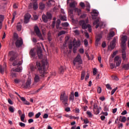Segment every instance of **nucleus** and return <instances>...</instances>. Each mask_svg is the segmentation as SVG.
Wrapping results in <instances>:
<instances>
[{
	"instance_id": "obj_1",
	"label": "nucleus",
	"mask_w": 129,
	"mask_h": 129,
	"mask_svg": "<svg viewBox=\"0 0 129 129\" xmlns=\"http://www.w3.org/2000/svg\"><path fill=\"white\" fill-rule=\"evenodd\" d=\"M49 64L48 63V61H47V60H46L45 62L37 61L36 62L35 68L38 69V71H39L40 76L42 78H44L46 74L48 73L47 70Z\"/></svg>"
},
{
	"instance_id": "obj_2",
	"label": "nucleus",
	"mask_w": 129,
	"mask_h": 129,
	"mask_svg": "<svg viewBox=\"0 0 129 129\" xmlns=\"http://www.w3.org/2000/svg\"><path fill=\"white\" fill-rule=\"evenodd\" d=\"M121 47L122 48V58L123 61H127L126 57V53L125 49L126 48V41H127V36L125 35H121Z\"/></svg>"
},
{
	"instance_id": "obj_3",
	"label": "nucleus",
	"mask_w": 129,
	"mask_h": 129,
	"mask_svg": "<svg viewBox=\"0 0 129 129\" xmlns=\"http://www.w3.org/2000/svg\"><path fill=\"white\" fill-rule=\"evenodd\" d=\"M87 23H88V20H87L86 21L84 20H81L79 22V25L82 26V28L84 30H86L87 28H88V31L90 32V33H91L92 31V29H91V26L89 24L88 25H86Z\"/></svg>"
},
{
	"instance_id": "obj_4",
	"label": "nucleus",
	"mask_w": 129,
	"mask_h": 129,
	"mask_svg": "<svg viewBox=\"0 0 129 129\" xmlns=\"http://www.w3.org/2000/svg\"><path fill=\"white\" fill-rule=\"evenodd\" d=\"M68 96L66 95V93L65 92H63L61 93L60 96V100L62 101L63 105L65 106H68Z\"/></svg>"
},
{
	"instance_id": "obj_5",
	"label": "nucleus",
	"mask_w": 129,
	"mask_h": 129,
	"mask_svg": "<svg viewBox=\"0 0 129 129\" xmlns=\"http://www.w3.org/2000/svg\"><path fill=\"white\" fill-rule=\"evenodd\" d=\"M10 60V61H14L13 63V66H20V65H22V61H20L18 58H15L14 56L11 57Z\"/></svg>"
},
{
	"instance_id": "obj_6",
	"label": "nucleus",
	"mask_w": 129,
	"mask_h": 129,
	"mask_svg": "<svg viewBox=\"0 0 129 129\" xmlns=\"http://www.w3.org/2000/svg\"><path fill=\"white\" fill-rule=\"evenodd\" d=\"M34 32L35 34L37 35V36H38L39 39H40V40H42V41L44 40V38H43V36L41 33V31H40V29L39 28L38 26H35L34 27Z\"/></svg>"
},
{
	"instance_id": "obj_7",
	"label": "nucleus",
	"mask_w": 129,
	"mask_h": 129,
	"mask_svg": "<svg viewBox=\"0 0 129 129\" xmlns=\"http://www.w3.org/2000/svg\"><path fill=\"white\" fill-rule=\"evenodd\" d=\"M42 20L44 23H47L48 20H51L52 19V15L47 12L46 15H43L42 17Z\"/></svg>"
},
{
	"instance_id": "obj_8",
	"label": "nucleus",
	"mask_w": 129,
	"mask_h": 129,
	"mask_svg": "<svg viewBox=\"0 0 129 129\" xmlns=\"http://www.w3.org/2000/svg\"><path fill=\"white\" fill-rule=\"evenodd\" d=\"M94 26H96V29H97L98 27H100V28H104L105 27V25H104V23L103 22H100L99 19H97V20L95 21L93 23Z\"/></svg>"
},
{
	"instance_id": "obj_9",
	"label": "nucleus",
	"mask_w": 129,
	"mask_h": 129,
	"mask_svg": "<svg viewBox=\"0 0 129 129\" xmlns=\"http://www.w3.org/2000/svg\"><path fill=\"white\" fill-rule=\"evenodd\" d=\"M81 62V56H80V54H78L76 57V58L74 59L73 64L75 66H77V68H79V67H80V66H79V64L77 66V63H78V64H79V63H80Z\"/></svg>"
},
{
	"instance_id": "obj_10",
	"label": "nucleus",
	"mask_w": 129,
	"mask_h": 129,
	"mask_svg": "<svg viewBox=\"0 0 129 129\" xmlns=\"http://www.w3.org/2000/svg\"><path fill=\"white\" fill-rule=\"evenodd\" d=\"M114 62L116 63L117 67H118L121 64V58L118 55L116 56L114 59Z\"/></svg>"
},
{
	"instance_id": "obj_11",
	"label": "nucleus",
	"mask_w": 129,
	"mask_h": 129,
	"mask_svg": "<svg viewBox=\"0 0 129 129\" xmlns=\"http://www.w3.org/2000/svg\"><path fill=\"white\" fill-rule=\"evenodd\" d=\"M18 112L20 116V119L23 122H27V120H25V118H26V115H25V113L22 114V110H19L18 111Z\"/></svg>"
},
{
	"instance_id": "obj_12",
	"label": "nucleus",
	"mask_w": 129,
	"mask_h": 129,
	"mask_svg": "<svg viewBox=\"0 0 129 129\" xmlns=\"http://www.w3.org/2000/svg\"><path fill=\"white\" fill-rule=\"evenodd\" d=\"M115 43H116V37H114L111 42L110 46H108L109 49H111V50H113L115 47Z\"/></svg>"
},
{
	"instance_id": "obj_13",
	"label": "nucleus",
	"mask_w": 129,
	"mask_h": 129,
	"mask_svg": "<svg viewBox=\"0 0 129 129\" xmlns=\"http://www.w3.org/2000/svg\"><path fill=\"white\" fill-rule=\"evenodd\" d=\"M31 15L29 14H26L24 16V23L25 24H28L30 22V19H31Z\"/></svg>"
},
{
	"instance_id": "obj_14",
	"label": "nucleus",
	"mask_w": 129,
	"mask_h": 129,
	"mask_svg": "<svg viewBox=\"0 0 129 129\" xmlns=\"http://www.w3.org/2000/svg\"><path fill=\"white\" fill-rule=\"evenodd\" d=\"M31 84H32V81L31 79H28L26 84H23V86L24 88H29L31 87Z\"/></svg>"
},
{
	"instance_id": "obj_15",
	"label": "nucleus",
	"mask_w": 129,
	"mask_h": 129,
	"mask_svg": "<svg viewBox=\"0 0 129 129\" xmlns=\"http://www.w3.org/2000/svg\"><path fill=\"white\" fill-rule=\"evenodd\" d=\"M100 108H98L97 105H94L93 111L95 114H99V112H100Z\"/></svg>"
},
{
	"instance_id": "obj_16",
	"label": "nucleus",
	"mask_w": 129,
	"mask_h": 129,
	"mask_svg": "<svg viewBox=\"0 0 129 129\" xmlns=\"http://www.w3.org/2000/svg\"><path fill=\"white\" fill-rule=\"evenodd\" d=\"M16 47H21L22 45H23V39L20 38H18L16 42Z\"/></svg>"
},
{
	"instance_id": "obj_17",
	"label": "nucleus",
	"mask_w": 129,
	"mask_h": 129,
	"mask_svg": "<svg viewBox=\"0 0 129 129\" xmlns=\"http://www.w3.org/2000/svg\"><path fill=\"white\" fill-rule=\"evenodd\" d=\"M74 47H76V48H78V47H80L81 45V41L80 40H78L75 42V40L73 41Z\"/></svg>"
},
{
	"instance_id": "obj_18",
	"label": "nucleus",
	"mask_w": 129,
	"mask_h": 129,
	"mask_svg": "<svg viewBox=\"0 0 129 129\" xmlns=\"http://www.w3.org/2000/svg\"><path fill=\"white\" fill-rule=\"evenodd\" d=\"M37 1L38 0H31V2L33 3L34 10H37V9H38V3H37Z\"/></svg>"
},
{
	"instance_id": "obj_19",
	"label": "nucleus",
	"mask_w": 129,
	"mask_h": 129,
	"mask_svg": "<svg viewBox=\"0 0 129 129\" xmlns=\"http://www.w3.org/2000/svg\"><path fill=\"white\" fill-rule=\"evenodd\" d=\"M34 82H35V83H38V82H40V77L39 76V75H35Z\"/></svg>"
},
{
	"instance_id": "obj_20",
	"label": "nucleus",
	"mask_w": 129,
	"mask_h": 129,
	"mask_svg": "<svg viewBox=\"0 0 129 129\" xmlns=\"http://www.w3.org/2000/svg\"><path fill=\"white\" fill-rule=\"evenodd\" d=\"M76 6H77V3H76V2H73L70 4V7L72 9H75Z\"/></svg>"
},
{
	"instance_id": "obj_21",
	"label": "nucleus",
	"mask_w": 129,
	"mask_h": 129,
	"mask_svg": "<svg viewBox=\"0 0 129 129\" xmlns=\"http://www.w3.org/2000/svg\"><path fill=\"white\" fill-rule=\"evenodd\" d=\"M100 40H101V36H98L96 38V47L98 46V45H99V41H100Z\"/></svg>"
},
{
	"instance_id": "obj_22",
	"label": "nucleus",
	"mask_w": 129,
	"mask_h": 129,
	"mask_svg": "<svg viewBox=\"0 0 129 129\" xmlns=\"http://www.w3.org/2000/svg\"><path fill=\"white\" fill-rule=\"evenodd\" d=\"M42 49H39L37 50V55L39 57V58H40V59H41V58H42V57H43V54H42Z\"/></svg>"
},
{
	"instance_id": "obj_23",
	"label": "nucleus",
	"mask_w": 129,
	"mask_h": 129,
	"mask_svg": "<svg viewBox=\"0 0 129 129\" xmlns=\"http://www.w3.org/2000/svg\"><path fill=\"white\" fill-rule=\"evenodd\" d=\"M7 67V66L5 64V66L3 67L0 64V73L1 74H4V72H5V69H6V68Z\"/></svg>"
},
{
	"instance_id": "obj_24",
	"label": "nucleus",
	"mask_w": 129,
	"mask_h": 129,
	"mask_svg": "<svg viewBox=\"0 0 129 129\" xmlns=\"http://www.w3.org/2000/svg\"><path fill=\"white\" fill-rule=\"evenodd\" d=\"M55 5V2L54 0H50L47 3L48 7H51V6H54Z\"/></svg>"
},
{
	"instance_id": "obj_25",
	"label": "nucleus",
	"mask_w": 129,
	"mask_h": 129,
	"mask_svg": "<svg viewBox=\"0 0 129 129\" xmlns=\"http://www.w3.org/2000/svg\"><path fill=\"white\" fill-rule=\"evenodd\" d=\"M60 24H61V21L60 20V19H58L56 21V29H62V28L59 27L60 26Z\"/></svg>"
},
{
	"instance_id": "obj_26",
	"label": "nucleus",
	"mask_w": 129,
	"mask_h": 129,
	"mask_svg": "<svg viewBox=\"0 0 129 129\" xmlns=\"http://www.w3.org/2000/svg\"><path fill=\"white\" fill-rule=\"evenodd\" d=\"M74 11H75V13H77L78 16H80V15H81V9L76 8H75Z\"/></svg>"
},
{
	"instance_id": "obj_27",
	"label": "nucleus",
	"mask_w": 129,
	"mask_h": 129,
	"mask_svg": "<svg viewBox=\"0 0 129 129\" xmlns=\"http://www.w3.org/2000/svg\"><path fill=\"white\" fill-rule=\"evenodd\" d=\"M17 30L19 31L22 30V24H21V23L19 22L17 23Z\"/></svg>"
},
{
	"instance_id": "obj_28",
	"label": "nucleus",
	"mask_w": 129,
	"mask_h": 129,
	"mask_svg": "<svg viewBox=\"0 0 129 129\" xmlns=\"http://www.w3.org/2000/svg\"><path fill=\"white\" fill-rule=\"evenodd\" d=\"M69 99H70V100H71L72 101H74V92H72L71 93Z\"/></svg>"
},
{
	"instance_id": "obj_29",
	"label": "nucleus",
	"mask_w": 129,
	"mask_h": 129,
	"mask_svg": "<svg viewBox=\"0 0 129 129\" xmlns=\"http://www.w3.org/2000/svg\"><path fill=\"white\" fill-rule=\"evenodd\" d=\"M85 78V71L82 72L81 76V80H84Z\"/></svg>"
},
{
	"instance_id": "obj_30",
	"label": "nucleus",
	"mask_w": 129,
	"mask_h": 129,
	"mask_svg": "<svg viewBox=\"0 0 129 129\" xmlns=\"http://www.w3.org/2000/svg\"><path fill=\"white\" fill-rule=\"evenodd\" d=\"M61 26H62L63 28H67V27H69V23L68 22H64L61 23Z\"/></svg>"
},
{
	"instance_id": "obj_31",
	"label": "nucleus",
	"mask_w": 129,
	"mask_h": 129,
	"mask_svg": "<svg viewBox=\"0 0 129 129\" xmlns=\"http://www.w3.org/2000/svg\"><path fill=\"white\" fill-rule=\"evenodd\" d=\"M39 8L40 10H44V9H45V4H43L42 3H40L39 4Z\"/></svg>"
},
{
	"instance_id": "obj_32",
	"label": "nucleus",
	"mask_w": 129,
	"mask_h": 129,
	"mask_svg": "<svg viewBox=\"0 0 129 129\" xmlns=\"http://www.w3.org/2000/svg\"><path fill=\"white\" fill-rule=\"evenodd\" d=\"M115 35V33L113 31H111L109 33V38H112V37H114V35Z\"/></svg>"
},
{
	"instance_id": "obj_33",
	"label": "nucleus",
	"mask_w": 129,
	"mask_h": 129,
	"mask_svg": "<svg viewBox=\"0 0 129 129\" xmlns=\"http://www.w3.org/2000/svg\"><path fill=\"white\" fill-rule=\"evenodd\" d=\"M13 71H15V72H22V69L21 68H18L17 69L13 68Z\"/></svg>"
},
{
	"instance_id": "obj_34",
	"label": "nucleus",
	"mask_w": 129,
	"mask_h": 129,
	"mask_svg": "<svg viewBox=\"0 0 129 129\" xmlns=\"http://www.w3.org/2000/svg\"><path fill=\"white\" fill-rule=\"evenodd\" d=\"M65 34H66V31L62 30L58 33V36L59 37L60 36H61V35H65Z\"/></svg>"
},
{
	"instance_id": "obj_35",
	"label": "nucleus",
	"mask_w": 129,
	"mask_h": 129,
	"mask_svg": "<svg viewBox=\"0 0 129 129\" xmlns=\"http://www.w3.org/2000/svg\"><path fill=\"white\" fill-rule=\"evenodd\" d=\"M59 72L60 74H63L64 73V68L63 67L61 66L59 69Z\"/></svg>"
},
{
	"instance_id": "obj_36",
	"label": "nucleus",
	"mask_w": 129,
	"mask_h": 129,
	"mask_svg": "<svg viewBox=\"0 0 129 129\" xmlns=\"http://www.w3.org/2000/svg\"><path fill=\"white\" fill-rule=\"evenodd\" d=\"M9 111H10V112L13 113L15 111V108L11 106L10 107H9Z\"/></svg>"
},
{
	"instance_id": "obj_37",
	"label": "nucleus",
	"mask_w": 129,
	"mask_h": 129,
	"mask_svg": "<svg viewBox=\"0 0 129 129\" xmlns=\"http://www.w3.org/2000/svg\"><path fill=\"white\" fill-rule=\"evenodd\" d=\"M123 68L125 69V70H129V64H126L123 66Z\"/></svg>"
},
{
	"instance_id": "obj_38",
	"label": "nucleus",
	"mask_w": 129,
	"mask_h": 129,
	"mask_svg": "<svg viewBox=\"0 0 129 129\" xmlns=\"http://www.w3.org/2000/svg\"><path fill=\"white\" fill-rule=\"evenodd\" d=\"M86 7L87 8V10L88 11V12H90V5L89 4V3H87L86 5Z\"/></svg>"
},
{
	"instance_id": "obj_39",
	"label": "nucleus",
	"mask_w": 129,
	"mask_h": 129,
	"mask_svg": "<svg viewBox=\"0 0 129 129\" xmlns=\"http://www.w3.org/2000/svg\"><path fill=\"white\" fill-rule=\"evenodd\" d=\"M30 55L34 57V56H35V55H36V54L35 53V52H34V49H31L30 51Z\"/></svg>"
},
{
	"instance_id": "obj_40",
	"label": "nucleus",
	"mask_w": 129,
	"mask_h": 129,
	"mask_svg": "<svg viewBox=\"0 0 129 129\" xmlns=\"http://www.w3.org/2000/svg\"><path fill=\"white\" fill-rule=\"evenodd\" d=\"M62 50H63V51H64V50H66V51H68V48L66 46V43L63 44V45L62 46Z\"/></svg>"
},
{
	"instance_id": "obj_41",
	"label": "nucleus",
	"mask_w": 129,
	"mask_h": 129,
	"mask_svg": "<svg viewBox=\"0 0 129 129\" xmlns=\"http://www.w3.org/2000/svg\"><path fill=\"white\" fill-rule=\"evenodd\" d=\"M19 124L20 126H21V127H25V126H26V124H25V123H23L22 122H20L19 123Z\"/></svg>"
},
{
	"instance_id": "obj_42",
	"label": "nucleus",
	"mask_w": 129,
	"mask_h": 129,
	"mask_svg": "<svg viewBox=\"0 0 129 129\" xmlns=\"http://www.w3.org/2000/svg\"><path fill=\"white\" fill-rule=\"evenodd\" d=\"M87 114L88 115L89 117H92V113L90 111H87Z\"/></svg>"
},
{
	"instance_id": "obj_43",
	"label": "nucleus",
	"mask_w": 129,
	"mask_h": 129,
	"mask_svg": "<svg viewBox=\"0 0 129 129\" xmlns=\"http://www.w3.org/2000/svg\"><path fill=\"white\" fill-rule=\"evenodd\" d=\"M111 78L113 80H115L116 81H118V78H117L116 76H112Z\"/></svg>"
},
{
	"instance_id": "obj_44",
	"label": "nucleus",
	"mask_w": 129,
	"mask_h": 129,
	"mask_svg": "<svg viewBox=\"0 0 129 129\" xmlns=\"http://www.w3.org/2000/svg\"><path fill=\"white\" fill-rule=\"evenodd\" d=\"M4 20H5V16L4 15H0V22H4Z\"/></svg>"
},
{
	"instance_id": "obj_45",
	"label": "nucleus",
	"mask_w": 129,
	"mask_h": 129,
	"mask_svg": "<svg viewBox=\"0 0 129 129\" xmlns=\"http://www.w3.org/2000/svg\"><path fill=\"white\" fill-rule=\"evenodd\" d=\"M126 120V117H125V116H123L122 117L121 120H120V122H125Z\"/></svg>"
},
{
	"instance_id": "obj_46",
	"label": "nucleus",
	"mask_w": 129,
	"mask_h": 129,
	"mask_svg": "<svg viewBox=\"0 0 129 129\" xmlns=\"http://www.w3.org/2000/svg\"><path fill=\"white\" fill-rule=\"evenodd\" d=\"M84 43L85 47H87V46H88V40H87V39H85Z\"/></svg>"
},
{
	"instance_id": "obj_47",
	"label": "nucleus",
	"mask_w": 129,
	"mask_h": 129,
	"mask_svg": "<svg viewBox=\"0 0 129 129\" xmlns=\"http://www.w3.org/2000/svg\"><path fill=\"white\" fill-rule=\"evenodd\" d=\"M60 20H61V21H67V18H66V16H61Z\"/></svg>"
},
{
	"instance_id": "obj_48",
	"label": "nucleus",
	"mask_w": 129,
	"mask_h": 129,
	"mask_svg": "<svg viewBox=\"0 0 129 129\" xmlns=\"http://www.w3.org/2000/svg\"><path fill=\"white\" fill-rule=\"evenodd\" d=\"M117 90V87L113 89L112 91L111 92V95H113V94H114V92H115V91H116V90Z\"/></svg>"
},
{
	"instance_id": "obj_49",
	"label": "nucleus",
	"mask_w": 129,
	"mask_h": 129,
	"mask_svg": "<svg viewBox=\"0 0 129 129\" xmlns=\"http://www.w3.org/2000/svg\"><path fill=\"white\" fill-rule=\"evenodd\" d=\"M64 116H66V117H68L69 118H70V119H72V118H73V116H71L68 114H67L64 115Z\"/></svg>"
},
{
	"instance_id": "obj_50",
	"label": "nucleus",
	"mask_w": 129,
	"mask_h": 129,
	"mask_svg": "<svg viewBox=\"0 0 129 129\" xmlns=\"http://www.w3.org/2000/svg\"><path fill=\"white\" fill-rule=\"evenodd\" d=\"M28 116L29 117H33L34 116V112H30L28 113Z\"/></svg>"
},
{
	"instance_id": "obj_51",
	"label": "nucleus",
	"mask_w": 129,
	"mask_h": 129,
	"mask_svg": "<svg viewBox=\"0 0 129 129\" xmlns=\"http://www.w3.org/2000/svg\"><path fill=\"white\" fill-rule=\"evenodd\" d=\"M106 87L107 89H109V90H111V89H112L111 87H110V85H109V84H107V85H106Z\"/></svg>"
},
{
	"instance_id": "obj_52",
	"label": "nucleus",
	"mask_w": 129,
	"mask_h": 129,
	"mask_svg": "<svg viewBox=\"0 0 129 129\" xmlns=\"http://www.w3.org/2000/svg\"><path fill=\"white\" fill-rule=\"evenodd\" d=\"M53 20L54 21L52 22V28H54L55 27V25L56 24V22L55 21H56V18H53Z\"/></svg>"
},
{
	"instance_id": "obj_53",
	"label": "nucleus",
	"mask_w": 129,
	"mask_h": 129,
	"mask_svg": "<svg viewBox=\"0 0 129 129\" xmlns=\"http://www.w3.org/2000/svg\"><path fill=\"white\" fill-rule=\"evenodd\" d=\"M15 15H17V12H15L13 13V17L12 19V23H13L15 21Z\"/></svg>"
},
{
	"instance_id": "obj_54",
	"label": "nucleus",
	"mask_w": 129,
	"mask_h": 129,
	"mask_svg": "<svg viewBox=\"0 0 129 129\" xmlns=\"http://www.w3.org/2000/svg\"><path fill=\"white\" fill-rule=\"evenodd\" d=\"M96 73H97V69L96 68H94L93 71V75H96Z\"/></svg>"
},
{
	"instance_id": "obj_55",
	"label": "nucleus",
	"mask_w": 129,
	"mask_h": 129,
	"mask_svg": "<svg viewBox=\"0 0 129 129\" xmlns=\"http://www.w3.org/2000/svg\"><path fill=\"white\" fill-rule=\"evenodd\" d=\"M92 14H94L95 15H98V12H97V11L96 10H93L92 11Z\"/></svg>"
},
{
	"instance_id": "obj_56",
	"label": "nucleus",
	"mask_w": 129,
	"mask_h": 129,
	"mask_svg": "<svg viewBox=\"0 0 129 129\" xmlns=\"http://www.w3.org/2000/svg\"><path fill=\"white\" fill-rule=\"evenodd\" d=\"M83 120H84V123H85L86 124H87V123H89V120H88V119L86 118Z\"/></svg>"
},
{
	"instance_id": "obj_57",
	"label": "nucleus",
	"mask_w": 129,
	"mask_h": 129,
	"mask_svg": "<svg viewBox=\"0 0 129 129\" xmlns=\"http://www.w3.org/2000/svg\"><path fill=\"white\" fill-rule=\"evenodd\" d=\"M9 54L11 56H15V55L16 54V52H14V51H10L9 52Z\"/></svg>"
},
{
	"instance_id": "obj_58",
	"label": "nucleus",
	"mask_w": 129,
	"mask_h": 129,
	"mask_svg": "<svg viewBox=\"0 0 129 129\" xmlns=\"http://www.w3.org/2000/svg\"><path fill=\"white\" fill-rule=\"evenodd\" d=\"M40 115H41V112H39L35 115L36 118H39Z\"/></svg>"
},
{
	"instance_id": "obj_59",
	"label": "nucleus",
	"mask_w": 129,
	"mask_h": 129,
	"mask_svg": "<svg viewBox=\"0 0 129 129\" xmlns=\"http://www.w3.org/2000/svg\"><path fill=\"white\" fill-rule=\"evenodd\" d=\"M30 69L31 70V71H35V70H36V67H35L34 66H32L30 67Z\"/></svg>"
},
{
	"instance_id": "obj_60",
	"label": "nucleus",
	"mask_w": 129,
	"mask_h": 129,
	"mask_svg": "<svg viewBox=\"0 0 129 129\" xmlns=\"http://www.w3.org/2000/svg\"><path fill=\"white\" fill-rule=\"evenodd\" d=\"M8 103H9V104H11V105H13L14 104L13 101H12L11 99H8Z\"/></svg>"
},
{
	"instance_id": "obj_61",
	"label": "nucleus",
	"mask_w": 129,
	"mask_h": 129,
	"mask_svg": "<svg viewBox=\"0 0 129 129\" xmlns=\"http://www.w3.org/2000/svg\"><path fill=\"white\" fill-rule=\"evenodd\" d=\"M79 52L81 53V54H83V53H84V49L83 48H80L79 50Z\"/></svg>"
},
{
	"instance_id": "obj_62",
	"label": "nucleus",
	"mask_w": 129,
	"mask_h": 129,
	"mask_svg": "<svg viewBox=\"0 0 129 129\" xmlns=\"http://www.w3.org/2000/svg\"><path fill=\"white\" fill-rule=\"evenodd\" d=\"M84 34H85V37H86V38H87V39H88L89 38V34H88V33H87L86 31H85L84 32Z\"/></svg>"
},
{
	"instance_id": "obj_63",
	"label": "nucleus",
	"mask_w": 129,
	"mask_h": 129,
	"mask_svg": "<svg viewBox=\"0 0 129 129\" xmlns=\"http://www.w3.org/2000/svg\"><path fill=\"white\" fill-rule=\"evenodd\" d=\"M74 33H75L76 35H79V31L78 30L74 31Z\"/></svg>"
},
{
	"instance_id": "obj_64",
	"label": "nucleus",
	"mask_w": 129,
	"mask_h": 129,
	"mask_svg": "<svg viewBox=\"0 0 129 129\" xmlns=\"http://www.w3.org/2000/svg\"><path fill=\"white\" fill-rule=\"evenodd\" d=\"M97 92H98V93H101V87L98 88Z\"/></svg>"
}]
</instances>
